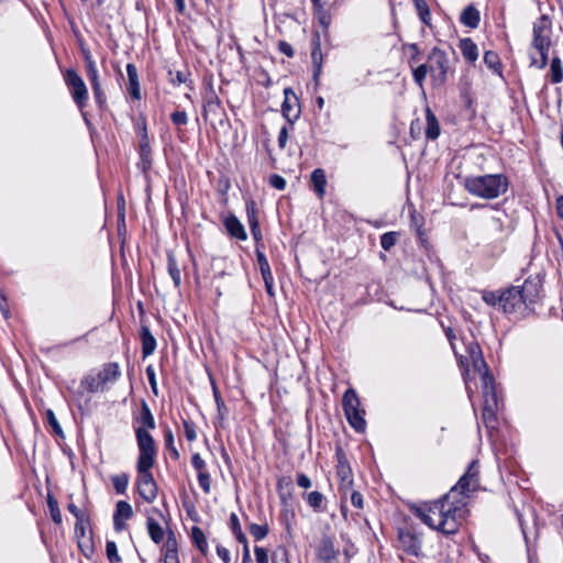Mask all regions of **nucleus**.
I'll list each match as a JSON object with an SVG mask.
<instances>
[{"mask_svg": "<svg viewBox=\"0 0 563 563\" xmlns=\"http://www.w3.org/2000/svg\"><path fill=\"white\" fill-rule=\"evenodd\" d=\"M135 438L139 448L136 466H154L157 449L154 438L147 430L135 428Z\"/></svg>", "mask_w": 563, "mask_h": 563, "instance_id": "8", "label": "nucleus"}, {"mask_svg": "<svg viewBox=\"0 0 563 563\" xmlns=\"http://www.w3.org/2000/svg\"><path fill=\"white\" fill-rule=\"evenodd\" d=\"M336 474L341 478L342 482L352 483L351 479V467L346 463L343 454L341 452H338V467H336Z\"/></svg>", "mask_w": 563, "mask_h": 563, "instance_id": "28", "label": "nucleus"}, {"mask_svg": "<svg viewBox=\"0 0 563 563\" xmlns=\"http://www.w3.org/2000/svg\"><path fill=\"white\" fill-rule=\"evenodd\" d=\"M278 49L280 53L285 54L287 57H292L294 53H295L292 46L285 41H280L278 43Z\"/></svg>", "mask_w": 563, "mask_h": 563, "instance_id": "62", "label": "nucleus"}, {"mask_svg": "<svg viewBox=\"0 0 563 563\" xmlns=\"http://www.w3.org/2000/svg\"><path fill=\"white\" fill-rule=\"evenodd\" d=\"M511 219L501 210H496V213L490 218V230L498 235L507 236L512 231Z\"/></svg>", "mask_w": 563, "mask_h": 563, "instance_id": "14", "label": "nucleus"}, {"mask_svg": "<svg viewBox=\"0 0 563 563\" xmlns=\"http://www.w3.org/2000/svg\"><path fill=\"white\" fill-rule=\"evenodd\" d=\"M483 420L488 429L497 426L496 412L498 410V396L494 385V378L489 373L483 375Z\"/></svg>", "mask_w": 563, "mask_h": 563, "instance_id": "6", "label": "nucleus"}, {"mask_svg": "<svg viewBox=\"0 0 563 563\" xmlns=\"http://www.w3.org/2000/svg\"><path fill=\"white\" fill-rule=\"evenodd\" d=\"M297 485L301 488H310L312 486L311 479L303 473L297 475L296 478Z\"/></svg>", "mask_w": 563, "mask_h": 563, "instance_id": "60", "label": "nucleus"}, {"mask_svg": "<svg viewBox=\"0 0 563 563\" xmlns=\"http://www.w3.org/2000/svg\"><path fill=\"white\" fill-rule=\"evenodd\" d=\"M269 185L278 190H284L286 188V180L284 177L274 174L269 177Z\"/></svg>", "mask_w": 563, "mask_h": 563, "instance_id": "58", "label": "nucleus"}, {"mask_svg": "<svg viewBox=\"0 0 563 563\" xmlns=\"http://www.w3.org/2000/svg\"><path fill=\"white\" fill-rule=\"evenodd\" d=\"M169 77H170V82L173 85H181V84H185L188 80L187 74L181 71V70H177L175 73H173L170 70L169 71Z\"/></svg>", "mask_w": 563, "mask_h": 563, "instance_id": "55", "label": "nucleus"}, {"mask_svg": "<svg viewBox=\"0 0 563 563\" xmlns=\"http://www.w3.org/2000/svg\"><path fill=\"white\" fill-rule=\"evenodd\" d=\"M106 553H107L108 560L111 563H119L122 560L118 553V548H117V544L114 541H107Z\"/></svg>", "mask_w": 563, "mask_h": 563, "instance_id": "47", "label": "nucleus"}, {"mask_svg": "<svg viewBox=\"0 0 563 563\" xmlns=\"http://www.w3.org/2000/svg\"><path fill=\"white\" fill-rule=\"evenodd\" d=\"M479 11L473 4H470L466 8H464L460 16V22L463 25L468 26L471 29H476L479 24Z\"/></svg>", "mask_w": 563, "mask_h": 563, "instance_id": "20", "label": "nucleus"}, {"mask_svg": "<svg viewBox=\"0 0 563 563\" xmlns=\"http://www.w3.org/2000/svg\"><path fill=\"white\" fill-rule=\"evenodd\" d=\"M167 269L176 287L180 286L181 273L175 257L172 254L167 256Z\"/></svg>", "mask_w": 563, "mask_h": 563, "instance_id": "30", "label": "nucleus"}, {"mask_svg": "<svg viewBox=\"0 0 563 563\" xmlns=\"http://www.w3.org/2000/svg\"><path fill=\"white\" fill-rule=\"evenodd\" d=\"M284 102L282 104V112L284 118L292 124L300 115L299 99L291 88L284 89Z\"/></svg>", "mask_w": 563, "mask_h": 563, "instance_id": "13", "label": "nucleus"}, {"mask_svg": "<svg viewBox=\"0 0 563 563\" xmlns=\"http://www.w3.org/2000/svg\"><path fill=\"white\" fill-rule=\"evenodd\" d=\"M217 553L224 563L231 562L230 551L227 548H224L222 545H218Z\"/></svg>", "mask_w": 563, "mask_h": 563, "instance_id": "64", "label": "nucleus"}, {"mask_svg": "<svg viewBox=\"0 0 563 563\" xmlns=\"http://www.w3.org/2000/svg\"><path fill=\"white\" fill-rule=\"evenodd\" d=\"M552 21L543 14L538 18L532 27V49L539 54L537 57L532 52L530 53V66L542 69L548 64V54L552 45Z\"/></svg>", "mask_w": 563, "mask_h": 563, "instance_id": "5", "label": "nucleus"}, {"mask_svg": "<svg viewBox=\"0 0 563 563\" xmlns=\"http://www.w3.org/2000/svg\"><path fill=\"white\" fill-rule=\"evenodd\" d=\"M213 395L217 404L219 419L224 420L228 412V408L216 387H213Z\"/></svg>", "mask_w": 563, "mask_h": 563, "instance_id": "48", "label": "nucleus"}, {"mask_svg": "<svg viewBox=\"0 0 563 563\" xmlns=\"http://www.w3.org/2000/svg\"><path fill=\"white\" fill-rule=\"evenodd\" d=\"M126 74L129 78V93L135 99H141V88L139 82L137 69L133 64L126 65Z\"/></svg>", "mask_w": 563, "mask_h": 563, "instance_id": "19", "label": "nucleus"}, {"mask_svg": "<svg viewBox=\"0 0 563 563\" xmlns=\"http://www.w3.org/2000/svg\"><path fill=\"white\" fill-rule=\"evenodd\" d=\"M313 14L317 18L319 24L323 27V30H327L330 26V24H331V15L324 9L323 5L314 7L313 8Z\"/></svg>", "mask_w": 563, "mask_h": 563, "instance_id": "38", "label": "nucleus"}, {"mask_svg": "<svg viewBox=\"0 0 563 563\" xmlns=\"http://www.w3.org/2000/svg\"><path fill=\"white\" fill-rule=\"evenodd\" d=\"M98 375L103 385L114 383L121 376L120 366L115 362L106 363Z\"/></svg>", "mask_w": 563, "mask_h": 563, "instance_id": "18", "label": "nucleus"}, {"mask_svg": "<svg viewBox=\"0 0 563 563\" xmlns=\"http://www.w3.org/2000/svg\"><path fill=\"white\" fill-rule=\"evenodd\" d=\"M249 531L256 541H261L267 537L269 529L266 523L265 525L251 523L249 526Z\"/></svg>", "mask_w": 563, "mask_h": 563, "instance_id": "40", "label": "nucleus"}, {"mask_svg": "<svg viewBox=\"0 0 563 563\" xmlns=\"http://www.w3.org/2000/svg\"><path fill=\"white\" fill-rule=\"evenodd\" d=\"M191 538H192L194 543L200 550V552L202 554H206L208 551V542H207L206 536L202 532V530L198 527H194L191 529Z\"/></svg>", "mask_w": 563, "mask_h": 563, "instance_id": "34", "label": "nucleus"}, {"mask_svg": "<svg viewBox=\"0 0 563 563\" xmlns=\"http://www.w3.org/2000/svg\"><path fill=\"white\" fill-rule=\"evenodd\" d=\"M163 550L164 552H177V540L173 531H168Z\"/></svg>", "mask_w": 563, "mask_h": 563, "instance_id": "53", "label": "nucleus"}, {"mask_svg": "<svg viewBox=\"0 0 563 563\" xmlns=\"http://www.w3.org/2000/svg\"><path fill=\"white\" fill-rule=\"evenodd\" d=\"M272 563H290L289 552L285 547H278L272 553Z\"/></svg>", "mask_w": 563, "mask_h": 563, "instance_id": "44", "label": "nucleus"}, {"mask_svg": "<svg viewBox=\"0 0 563 563\" xmlns=\"http://www.w3.org/2000/svg\"><path fill=\"white\" fill-rule=\"evenodd\" d=\"M183 426H184V433H185L186 439L190 442L195 441L197 439L195 423L190 420H184Z\"/></svg>", "mask_w": 563, "mask_h": 563, "instance_id": "51", "label": "nucleus"}, {"mask_svg": "<svg viewBox=\"0 0 563 563\" xmlns=\"http://www.w3.org/2000/svg\"><path fill=\"white\" fill-rule=\"evenodd\" d=\"M164 441H165V446L170 452L172 456L174 459H178L179 457V453H178L177 449L175 448L174 434H173V431L169 428H167L164 431Z\"/></svg>", "mask_w": 563, "mask_h": 563, "instance_id": "46", "label": "nucleus"}, {"mask_svg": "<svg viewBox=\"0 0 563 563\" xmlns=\"http://www.w3.org/2000/svg\"><path fill=\"white\" fill-rule=\"evenodd\" d=\"M170 120L175 125H185L188 122L187 113L185 111H175L170 114Z\"/></svg>", "mask_w": 563, "mask_h": 563, "instance_id": "54", "label": "nucleus"}, {"mask_svg": "<svg viewBox=\"0 0 563 563\" xmlns=\"http://www.w3.org/2000/svg\"><path fill=\"white\" fill-rule=\"evenodd\" d=\"M198 483L205 494H209L211 490V477L208 470L197 475Z\"/></svg>", "mask_w": 563, "mask_h": 563, "instance_id": "49", "label": "nucleus"}, {"mask_svg": "<svg viewBox=\"0 0 563 563\" xmlns=\"http://www.w3.org/2000/svg\"><path fill=\"white\" fill-rule=\"evenodd\" d=\"M311 59L314 66L313 77L317 79L320 76L322 68V52L319 41H317L313 45Z\"/></svg>", "mask_w": 563, "mask_h": 563, "instance_id": "31", "label": "nucleus"}, {"mask_svg": "<svg viewBox=\"0 0 563 563\" xmlns=\"http://www.w3.org/2000/svg\"><path fill=\"white\" fill-rule=\"evenodd\" d=\"M141 340L143 357H147L153 354L156 349V340L147 327H142Z\"/></svg>", "mask_w": 563, "mask_h": 563, "instance_id": "23", "label": "nucleus"}, {"mask_svg": "<svg viewBox=\"0 0 563 563\" xmlns=\"http://www.w3.org/2000/svg\"><path fill=\"white\" fill-rule=\"evenodd\" d=\"M398 239H399L398 232H394V231L386 232L380 236V246L385 251H389L393 246H395Z\"/></svg>", "mask_w": 563, "mask_h": 563, "instance_id": "42", "label": "nucleus"}, {"mask_svg": "<svg viewBox=\"0 0 563 563\" xmlns=\"http://www.w3.org/2000/svg\"><path fill=\"white\" fill-rule=\"evenodd\" d=\"M246 218L249 224L257 223V208L256 202L253 199H247L245 202Z\"/></svg>", "mask_w": 563, "mask_h": 563, "instance_id": "45", "label": "nucleus"}, {"mask_svg": "<svg viewBox=\"0 0 563 563\" xmlns=\"http://www.w3.org/2000/svg\"><path fill=\"white\" fill-rule=\"evenodd\" d=\"M310 180L319 198H323L325 195L327 176L322 168H317L311 173Z\"/></svg>", "mask_w": 563, "mask_h": 563, "instance_id": "21", "label": "nucleus"}, {"mask_svg": "<svg viewBox=\"0 0 563 563\" xmlns=\"http://www.w3.org/2000/svg\"><path fill=\"white\" fill-rule=\"evenodd\" d=\"M426 136L429 140H435L440 135V124L434 113L428 108L426 111Z\"/></svg>", "mask_w": 563, "mask_h": 563, "instance_id": "26", "label": "nucleus"}, {"mask_svg": "<svg viewBox=\"0 0 563 563\" xmlns=\"http://www.w3.org/2000/svg\"><path fill=\"white\" fill-rule=\"evenodd\" d=\"M542 286L539 280L527 279L522 286L504 290L501 310L509 316L525 317L533 311L534 305L541 299Z\"/></svg>", "mask_w": 563, "mask_h": 563, "instance_id": "2", "label": "nucleus"}, {"mask_svg": "<svg viewBox=\"0 0 563 563\" xmlns=\"http://www.w3.org/2000/svg\"><path fill=\"white\" fill-rule=\"evenodd\" d=\"M459 47L462 52L463 57L468 63H475L478 58V48L473 40L466 37L460 41Z\"/></svg>", "mask_w": 563, "mask_h": 563, "instance_id": "22", "label": "nucleus"}, {"mask_svg": "<svg viewBox=\"0 0 563 563\" xmlns=\"http://www.w3.org/2000/svg\"><path fill=\"white\" fill-rule=\"evenodd\" d=\"M468 355L472 361L473 367L477 371L483 379V375L488 373L487 365L482 356L481 349L477 343L472 342L468 345Z\"/></svg>", "mask_w": 563, "mask_h": 563, "instance_id": "17", "label": "nucleus"}, {"mask_svg": "<svg viewBox=\"0 0 563 563\" xmlns=\"http://www.w3.org/2000/svg\"><path fill=\"white\" fill-rule=\"evenodd\" d=\"M550 75H551V81L553 84H559L563 80L562 62L558 56L553 57L551 60Z\"/></svg>", "mask_w": 563, "mask_h": 563, "instance_id": "32", "label": "nucleus"}, {"mask_svg": "<svg viewBox=\"0 0 563 563\" xmlns=\"http://www.w3.org/2000/svg\"><path fill=\"white\" fill-rule=\"evenodd\" d=\"M324 496L319 492H311L306 496L307 504L314 510H320Z\"/></svg>", "mask_w": 563, "mask_h": 563, "instance_id": "43", "label": "nucleus"}, {"mask_svg": "<svg viewBox=\"0 0 563 563\" xmlns=\"http://www.w3.org/2000/svg\"><path fill=\"white\" fill-rule=\"evenodd\" d=\"M46 419H47V422L49 423V426L53 428V430L57 433V434H62L63 433V430L57 421V418L55 417V413L53 412V410L48 409L46 411Z\"/></svg>", "mask_w": 563, "mask_h": 563, "instance_id": "56", "label": "nucleus"}, {"mask_svg": "<svg viewBox=\"0 0 563 563\" xmlns=\"http://www.w3.org/2000/svg\"><path fill=\"white\" fill-rule=\"evenodd\" d=\"M47 506L49 508L52 520L59 525L62 523V514L57 500L51 495H47Z\"/></svg>", "mask_w": 563, "mask_h": 563, "instance_id": "41", "label": "nucleus"}, {"mask_svg": "<svg viewBox=\"0 0 563 563\" xmlns=\"http://www.w3.org/2000/svg\"><path fill=\"white\" fill-rule=\"evenodd\" d=\"M145 372H146V376H147V379H148V383H150V386H151L153 393L155 395H157L156 374H155L153 366H151V365L147 366Z\"/></svg>", "mask_w": 563, "mask_h": 563, "instance_id": "59", "label": "nucleus"}, {"mask_svg": "<svg viewBox=\"0 0 563 563\" xmlns=\"http://www.w3.org/2000/svg\"><path fill=\"white\" fill-rule=\"evenodd\" d=\"M413 3H415V8L417 10V13H418L420 20L426 25H430L431 14H430L429 5L426 2V0H413Z\"/></svg>", "mask_w": 563, "mask_h": 563, "instance_id": "36", "label": "nucleus"}, {"mask_svg": "<svg viewBox=\"0 0 563 563\" xmlns=\"http://www.w3.org/2000/svg\"><path fill=\"white\" fill-rule=\"evenodd\" d=\"M137 423H139V426L136 428H143L144 430H147L148 432H150V430H154L156 427L154 417H153L151 409L146 402L142 404L141 413H140V417L137 418Z\"/></svg>", "mask_w": 563, "mask_h": 563, "instance_id": "24", "label": "nucleus"}, {"mask_svg": "<svg viewBox=\"0 0 563 563\" xmlns=\"http://www.w3.org/2000/svg\"><path fill=\"white\" fill-rule=\"evenodd\" d=\"M191 465L192 467L195 468V471L197 472V475L199 473H202V472H206L207 471V463L206 461L201 457V455L199 453H194L191 455Z\"/></svg>", "mask_w": 563, "mask_h": 563, "instance_id": "50", "label": "nucleus"}, {"mask_svg": "<svg viewBox=\"0 0 563 563\" xmlns=\"http://www.w3.org/2000/svg\"><path fill=\"white\" fill-rule=\"evenodd\" d=\"M133 517L132 506L125 500H119L115 505L113 518L129 520Z\"/></svg>", "mask_w": 563, "mask_h": 563, "instance_id": "33", "label": "nucleus"}, {"mask_svg": "<svg viewBox=\"0 0 563 563\" xmlns=\"http://www.w3.org/2000/svg\"><path fill=\"white\" fill-rule=\"evenodd\" d=\"M64 80L70 91L74 102L80 110H82L88 100V89L84 79L75 69L70 68L64 73Z\"/></svg>", "mask_w": 563, "mask_h": 563, "instance_id": "9", "label": "nucleus"}, {"mask_svg": "<svg viewBox=\"0 0 563 563\" xmlns=\"http://www.w3.org/2000/svg\"><path fill=\"white\" fill-rule=\"evenodd\" d=\"M287 141H288V128L287 126H283L279 130V134H278V146L282 150L285 148L286 144H287Z\"/></svg>", "mask_w": 563, "mask_h": 563, "instance_id": "63", "label": "nucleus"}, {"mask_svg": "<svg viewBox=\"0 0 563 563\" xmlns=\"http://www.w3.org/2000/svg\"><path fill=\"white\" fill-rule=\"evenodd\" d=\"M316 556L319 563H339L340 551L330 537L323 536L316 548Z\"/></svg>", "mask_w": 563, "mask_h": 563, "instance_id": "11", "label": "nucleus"}, {"mask_svg": "<svg viewBox=\"0 0 563 563\" xmlns=\"http://www.w3.org/2000/svg\"><path fill=\"white\" fill-rule=\"evenodd\" d=\"M146 528L150 534L151 540L159 544L164 541L165 532L163 527L152 517H147L146 519Z\"/></svg>", "mask_w": 563, "mask_h": 563, "instance_id": "25", "label": "nucleus"}, {"mask_svg": "<svg viewBox=\"0 0 563 563\" xmlns=\"http://www.w3.org/2000/svg\"><path fill=\"white\" fill-rule=\"evenodd\" d=\"M484 63L494 74L501 76V63L497 53L493 51L485 52Z\"/></svg>", "mask_w": 563, "mask_h": 563, "instance_id": "27", "label": "nucleus"}, {"mask_svg": "<svg viewBox=\"0 0 563 563\" xmlns=\"http://www.w3.org/2000/svg\"><path fill=\"white\" fill-rule=\"evenodd\" d=\"M153 466H136L137 468V478H136V489L140 496L148 504H152L158 494L157 484L153 477L151 468Z\"/></svg>", "mask_w": 563, "mask_h": 563, "instance_id": "10", "label": "nucleus"}, {"mask_svg": "<svg viewBox=\"0 0 563 563\" xmlns=\"http://www.w3.org/2000/svg\"><path fill=\"white\" fill-rule=\"evenodd\" d=\"M504 297V291L497 292V291H488L485 290L482 294V299L484 302H486L488 306L498 307L501 308V298Z\"/></svg>", "mask_w": 563, "mask_h": 563, "instance_id": "37", "label": "nucleus"}, {"mask_svg": "<svg viewBox=\"0 0 563 563\" xmlns=\"http://www.w3.org/2000/svg\"><path fill=\"white\" fill-rule=\"evenodd\" d=\"M113 488L117 492V494L123 495L126 492L130 477L126 473L113 475L111 477Z\"/></svg>", "mask_w": 563, "mask_h": 563, "instance_id": "35", "label": "nucleus"}, {"mask_svg": "<svg viewBox=\"0 0 563 563\" xmlns=\"http://www.w3.org/2000/svg\"><path fill=\"white\" fill-rule=\"evenodd\" d=\"M463 184L468 194L487 200L504 195L509 186L508 178L504 174L467 176L464 178Z\"/></svg>", "mask_w": 563, "mask_h": 563, "instance_id": "3", "label": "nucleus"}, {"mask_svg": "<svg viewBox=\"0 0 563 563\" xmlns=\"http://www.w3.org/2000/svg\"><path fill=\"white\" fill-rule=\"evenodd\" d=\"M400 549L408 555L419 558L421 555V538L410 530H401L398 534Z\"/></svg>", "mask_w": 563, "mask_h": 563, "instance_id": "12", "label": "nucleus"}, {"mask_svg": "<svg viewBox=\"0 0 563 563\" xmlns=\"http://www.w3.org/2000/svg\"><path fill=\"white\" fill-rule=\"evenodd\" d=\"M254 553L257 563H269V555L266 549L262 547H255Z\"/></svg>", "mask_w": 563, "mask_h": 563, "instance_id": "57", "label": "nucleus"}, {"mask_svg": "<svg viewBox=\"0 0 563 563\" xmlns=\"http://www.w3.org/2000/svg\"><path fill=\"white\" fill-rule=\"evenodd\" d=\"M477 473L476 462H472L448 494L415 507V515L430 529L444 536L457 533L466 516V493L475 488Z\"/></svg>", "mask_w": 563, "mask_h": 563, "instance_id": "1", "label": "nucleus"}, {"mask_svg": "<svg viewBox=\"0 0 563 563\" xmlns=\"http://www.w3.org/2000/svg\"><path fill=\"white\" fill-rule=\"evenodd\" d=\"M68 510L70 514H73L75 517H76V526H75V530H76V533H78V529H79V525L84 522V519H85V515L84 512L73 503H70L68 505Z\"/></svg>", "mask_w": 563, "mask_h": 563, "instance_id": "52", "label": "nucleus"}, {"mask_svg": "<svg viewBox=\"0 0 563 563\" xmlns=\"http://www.w3.org/2000/svg\"><path fill=\"white\" fill-rule=\"evenodd\" d=\"M224 228L228 234L236 240L245 241L247 239V234L242 222L234 216L229 214L223 220Z\"/></svg>", "mask_w": 563, "mask_h": 563, "instance_id": "16", "label": "nucleus"}, {"mask_svg": "<svg viewBox=\"0 0 563 563\" xmlns=\"http://www.w3.org/2000/svg\"><path fill=\"white\" fill-rule=\"evenodd\" d=\"M139 165L143 169V172H146L148 168H151V165H152V151H151L145 124L143 125L142 132H141L140 164Z\"/></svg>", "mask_w": 563, "mask_h": 563, "instance_id": "15", "label": "nucleus"}, {"mask_svg": "<svg viewBox=\"0 0 563 563\" xmlns=\"http://www.w3.org/2000/svg\"><path fill=\"white\" fill-rule=\"evenodd\" d=\"M449 70L450 60L448 55L442 49L433 47L428 54L427 63L415 68L412 76L415 82L421 88L428 74H430L434 85L442 86L446 81Z\"/></svg>", "mask_w": 563, "mask_h": 563, "instance_id": "4", "label": "nucleus"}, {"mask_svg": "<svg viewBox=\"0 0 563 563\" xmlns=\"http://www.w3.org/2000/svg\"><path fill=\"white\" fill-rule=\"evenodd\" d=\"M256 260L262 274L263 279H267V277H272V271L269 263L263 252L256 251Z\"/></svg>", "mask_w": 563, "mask_h": 563, "instance_id": "39", "label": "nucleus"}, {"mask_svg": "<svg viewBox=\"0 0 563 563\" xmlns=\"http://www.w3.org/2000/svg\"><path fill=\"white\" fill-rule=\"evenodd\" d=\"M342 406L350 426L357 432H364L366 428L365 411L361 408L360 398L353 388H349L344 393Z\"/></svg>", "mask_w": 563, "mask_h": 563, "instance_id": "7", "label": "nucleus"}, {"mask_svg": "<svg viewBox=\"0 0 563 563\" xmlns=\"http://www.w3.org/2000/svg\"><path fill=\"white\" fill-rule=\"evenodd\" d=\"M81 387L86 388L89 393H98L103 389V384L99 375H88L81 380Z\"/></svg>", "mask_w": 563, "mask_h": 563, "instance_id": "29", "label": "nucleus"}, {"mask_svg": "<svg viewBox=\"0 0 563 563\" xmlns=\"http://www.w3.org/2000/svg\"><path fill=\"white\" fill-rule=\"evenodd\" d=\"M86 71H87V77H88L90 82L99 80V71H98V68H97L96 64L87 65L86 66Z\"/></svg>", "mask_w": 563, "mask_h": 563, "instance_id": "61", "label": "nucleus"}]
</instances>
